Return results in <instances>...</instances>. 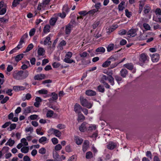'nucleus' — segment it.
<instances>
[{
    "mask_svg": "<svg viewBox=\"0 0 161 161\" xmlns=\"http://www.w3.org/2000/svg\"><path fill=\"white\" fill-rule=\"evenodd\" d=\"M76 23L75 20L72 19L71 20L70 23L68 24V25L72 27L74 25H76Z\"/></svg>",
    "mask_w": 161,
    "mask_h": 161,
    "instance_id": "45",
    "label": "nucleus"
},
{
    "mask_svg": "<svg viewBox=\"0 0 161 161\" xmlns=\"http://www.w3.org/2000/svg\"><path fill=\"white\" fill-rule=\"evenodd\" d=\"M45 50L43 48L40 47L38 48V53L39 56H42L44 54Z\"/></svg>",
    "mask_w": 161,
    "mask_h": 161,
    "instance_id": "22",
    "label": "nucleus"
},
{
    "mask_svg": "<svg viewBox=\"0 0 161 161\" xmlns=\"http://www.w3.org/2000/svg\"><path fill=\"white\" fill-rule=\"evenodd\" d=\"M159 54L157 53L153 54L151 56L152 60L153 62H158L159 59Z\"/></svg>",
    "mask_w": 161,
    "mask_h": 161,
    "instance_id": "11",
    "label": "nucleus"
},
{
    "mask_svg": "<svg viewBox=\"0 0 161 161\" xmlns=\"http://www.w3.org/2000/svg\"><path fill=\"white\" fill-rule=\"evenodd\" d=\"M114 47V45L113 44H109L107 47V50L108 52H110L113 50Z\"/></svg>",
    "mask_w": 161,
    "mask_h": 161,
    "instance_id": "31",
    "label": "nucleus"
},
{
    "mask_svg": "<svg viewBox=\"0 0 161 161\" xmlns=\"http://www.w3.org/2000/svg\"><path fill=\"white\" fill-rule=\"evenodd\" d=\"M52 65L53 68H57L60 65V64L59 63L55 62L52 64Z\"/></svg>",
    "mask_w": 161,
    "mask_h": 161,
    "instance_id": "56",
    "label": "nucleus"
},
{
    "mask_svg": "<svg viewBox=\"0 0 161 161\" xmlns=\"http://www.w3.org/2000/svg\"><path fill=\"white\" fill-rule=\"evenodd\" d=\"M62 148V146L60 144L56 145L55 147V149L56 151H59Z\"/></svg>",
    "mask_w": 161,
    "mask_h": 161,
    "instance_id": "60",
    "label": "nucleus"
},
{
    "mask_svg": "<svg viewBox=\"0 0 161 161\" xmlns=\"http://www.w3.org/2000/svg\"><path fill=\"white\" fill-rule=\"evenodd\" d=\"M127 70L125 68L122 69L120 71V74L121 76L123 78L126 77V75L127 74Z\"/></svg>",
    "mask_w": 161,
    "mask_h": 161,
    "instance_id": "14",
    "label": "nucleus"
},
{
    "mask_svg": "<svg viewBox=\"0 0 161 161\" xmlns=\"http://www.w3.org/2000/svg\"><path fill=\"white\" fill-rule=\"evenodd\" d=\"M53 114V111L51 110H48L47 113V117L51 118Z\"/></svg>",
    "mask_w": 161,
    "mask_h": 161,
    "instance_id": "34",
    "label": "nucleus"
},
{
    "mask_svg": "<svg viewBox=\"0 0 161 161\" xmlns=\"http://www.w3.org/2000/svg\"><path fill=\"white\" fill-rule=\"evenodd\" d=\"M146 156L149 158L150 159L152 158V155L151 152L150 151H147L146 153Z\"/></svg>",
    "mask_w": 161,
    "mask_h": 161,
    "instance_id": "52",
    "label": "nucleus"
},
{
    "mask_svg": "<svg viewBox=\"0 0 161 161\" xmlns=\"http://www.w3.org/2000/svg\"><path fill=\"white\" fill-rule=\"evenodd\" d=\"M155 13L156 14H158V15H161V9L159 8H157L156 9Z\"/></svg>",
    "mask_w": 161,
    "mask_h": 161,
    "instance_id": "63",
    "label": "nucleus"
},
{
    "mask_svg": "<svg viewBox=\"0 0 161 161\" xmlns=\"http://www.w3.org/2000/svg\"><path fill=\"white\" fill-rule=\"evenodd\" d=\"M33 108V106H29L26 108L24 110V113H29L31 112V110Z\"/></svg>",
    "mask_w": 161,
    "mask_h": 161,
    "instance_id": "20",
    "label": "nucleus"
},
{
    "mask_svg": "<svg viewBox=\"0 0 161 161\" xmlns=\"http://www.w3.org/2000/svg\"><path fill=\"white\" fill-rule=\"evenodd\" d=\"M39 152L40 153L42 154H45L46 153V149L44 147H42L39 149Z\"/></svg>",
    "mask_w": 161,
    "mask_h": 161,
    "instance_id": "42",
    "label": "nucleus"
},
{
    "mask_svg": "<svg viewBox=\"0 0 161 161\" xmlns=\"http://www.w3.org/2000/svg\"><path fill=\"white\" fill-rule=\"evenodd\" d=\"M7 5L6 4L4 3V2L3 1L0 2V9H1L2 8H6Z\"/></svg>",
    "mask_w": 161,
    "mask_h": 161,
    "instance_id": "57",
    "label": "nucleus"
},
{
    "mask_svg": "<svg viewBox=\"0 0 161 161\" xmlns=\"http://www.w3.org/2000/svg\"><path fill=\"white\" fill-rule=\"evenodd\" d=\"M53 134L55 136L57 137H59L61 136V133L59 130L55 129Z\"/></svg>",
    "mask_w": 161,
    "mask_h": 161,
    "instance_id": "28",
    "label": "nucleus"
},
{
    "mask_svg": "<svg viewBox=\"0 0 161 161\" xmlns=\"http://www.w3.org/2000/svg\"><path fill=\"white\" fill-rule=\"evenodd\" d=\"M13 69V66L11 65H9L7 68V71L9 72L11 71Z\"/></svg>",
    "mask_w": 161,
    "mask_h": 161,
    "instance_id": "59",
    "label": "nucleus"
},
{
    "mask_svg": "<svg viewBox=\"0 0 161 161\" xmlns=\"http://www.w3.org/2000/svg\"><path fill=\"white\" fill-rule=\"evenodd\" d=\"M69 9V8L68 7V5L67 4L65 5L63 7V12L67 13L68 12Z\"/></svg>",
    "mask_w": 161,
    "mask_h": 161,
    "instance_id": "38",
    "label": "nucleus"
},
{
    "mask_svg": "<svg viewBox=\"0 0 161 161\" xmlns=\"http://www.w3.org/2000/svg\"><path fill=\"white\" fill-rule=\"evenodd\" d=\"M75 140L76 143L78 145L81 144L83 142V140L81 138L78 137V136L75 137Z\"/></svg>",
    "mask_w": 161,
    "mask_h": 161,
    "instance_id": "19",
    "label": "nucleus"
},
{
    "mask_svg": "<svg viewBox=\"0 0 161 161\" xmlns=\"http://www.w3.org/2000/svg\"><path fill=\"white\" fill-rule=\"evenodd\" d=\"M57 20V19L55 18H51L50 20V24L52 25H54Z\"/></svg>",
    "mask_w": 161,
    "mask_h": 161,
    "instance_id": "32",
    "label": "nucleus"
},
{
    "mask_svg": "<svg viewBox=\"0 0 161 161\" xmlns=\"http://www.w3.org/2000/svg\"><path fill=\"white\" fill-rule=\"evenodd\" d=\"M8 142H9L8 145L10 147L12 146L15 143L14 140H12L11 138L9 139L8 140Z\"/></svg>",
    "mask_w": 161,
    "mask_h": 161,
    "instance_id": "43",
    "label": "nucleus"
},
{
    "mask_svg": "<svg viewBox=\"0 0 161 161\" xmlns=\"http://www.w3.org/2000/svg\"><path fill=\"white\" fill-rule=\"evenodd\" d=\"M53 157L57 161H61V159L59 158V155L56 152L53 153Z\"/></svg>",
    "mask_w": 161,
    "mask_h": 161,
    "instance_id": "18",
    "label": "nucleus"
},
{
    "mask_svg": "<svg viewBox=\"0 0 161 161\" xmlns=\"http://www.w3.org/2000/svg\"><path fill=\"white\" fill-rule=\"evenodd\" d=\"M86 94L89 96H95L96 94V92L91 90H87L86 91Z\"/></svg>",
    "mask_w": 161,
    "mask_h": 161,
    "instance_id": "12",
    "label": "nucleus"
},
{
    "mask_svg": "<svg viewBox=\"0 0 161 161\" xmlns=\"http://www.w3.org/2000/svg\"><path fill=\"white\" fill-rule=\"evenodd\" d=\"M29 75L28 71L27 70L19 71L17 74V77L14 76V78L19 79H23L26 78Z\"/></svg>",
    "mask_w": 161,
    "mask_h": 161,
    "instance_id": "1",
    "label": "nucleus"
},
{
    "mask_svg": "<svg viewBox=\"0 0 161 161\" xmlns=\"http://www.w3.org/2000/svg\"><path fill=\"white\" fill-rule=\"evenodd\" d=\"M126 32V31L124 29H122L119 31L118 34L120 35H125Z\"/></svg>",
    "mask_w": 161,
    "mask_h": 161,
    "instance_id": "47",
    "label": "nucleus"
},
{
    "mask_svg": "<svg viewBox=\"0 0 161 161\" xmlns=\"http://www.w3.org/2000/svg\"><path fill=\"white\" fill-rule=\"evenodd\" d=\"M50 27L49 25H46L43 29V32L45 33H47L48 32H49L50 31Z\"/></svg>",
    "mask_w": 161,
    "mask_h": 161,
    "instance_id": "27",
    "label": "nucleus"
},
{
    "mask_svg": "<svg viewBox=\"0 0 161 161\" xmlns=\"http://www.w3.org/2000/svg\"><path fill=\"white\" fill-rule=\"evenodd\" d=\"M78 117L77 120L78 121H80L81 120H84L85 119V116L81 114V113L78 114Z\"/></svg>",
    "mask_w": 161,
    "mask_h": 161,
    "instance_id": "30",
    "label": "nucleus"
},
{
    "mask_svg": "<svg viewBox=\"0 0 161 161\" xmlns=\"http://www.w3.org/2000/svg\"><path fill=\"white\" fill-rule=\"evenodd\" d=\"M89 124L86 122H83L79 127L80 130L82 132H84L88 129Z\"/></svg>",
    "mask_w": 161,
    "mask_h": 161,
    "instance_id": "6",
    "label": "nucleus"
},
{
    "mask_svg": "<svg viewBox=\"0 0 161 161\" xmlns=\"http://www.w3.org/2000/svg\"><path fill=\"white\" fill-rule=\"evenodd\" d=\"M80 101L81 105L84 107H86L88 108H90L92 106V103L89 102L86 99L82 97H80Z\"/></svg>",
    "mask_w": 161,
    "mask_h": 161,
    "instance_id": "2",
    "label": "nucleus"
},
{
    "mask_svg": "<svg viewBox=\"0 0 161 161\" xmlns=\"http://www.w3.org/2000/svg\"><path fill=\"white\" fill-rule=\"evenodd\" d=\"M124 67L127 69L130 70H132L133 69L134 66L132 63H127L124 65Z\"/></svg>",
    "mask_w": 161,
    "mask_h": 161,
    "instance_id": "16",
    "label": "nucleus"
},
{
    "mask_svg": "<svg viewBox=\"0 0 161 161\" xmlns=\"http://www.w3.org/2000/svg\"><path fill=\"white\" fill-rule=\"evenodd\" d=\"M97 90L98 91L101 92H103L104 91V86L101 85H99L97 87Z\"/></svg>",
    "mask_w": 161,
    "mask_h": 161,
    "instance_id": "39",
    "label": "nucleus"
},
{
    "mask_svg": "<svg viewBox=\"0 0 161 161\" xmlns=\"http://www.w3.org/2000/svg\"><path fill=\"white\" fill-rule=\"evenodd\" d=\"M116 60L114 56H111L102 64V66L104 68L107 67L112 62H114Z\"/></svg>",
    "mask_w": 161,
    "mask_h": 161,
    "instance_id": "5",
    "label": "nucleus"
},
{
    "mask_svg": "<svg viewBox=\"0 0 161 161\" xmlns=\"http://www.w3.org/2000/svg\"><path fill=\"white\" fill-rule=\"evenodd\" d=\"M148 57L145 53H142L140 55L139 58V63L141 66H142L146 61H148Z\"/></svg>",
    "mask_w": 161,
    "mask_h": 161,
    "instance_id": "4",
    "label": "nucleus"
},
{
    "mask_svg": "<svg viewBox=\"0 0 161 161\" xmlns=\"http://www.w3.org/2000/svg\"><path fill=\"white\" fill-rule=\"evenodd\" d=\"M6 11V8H3L0 9V15L4 14L5 13Z\"/></svg>",
    "mask_w": 161,
    "mask_h": 161,
    "instance_id": "51",
    "label": "nucleus"
},
{
    "mask_svg": "<svg viewBox=\"0 0 161 161\" xmlns=\"http://www.w3.org/2000/svg\"><path fill=\"white\" fill-rule=\"evenodd\" d=\"M29 150V148L28 147H23L21 149V152L24 153H27Z\"/></svg>",
    "mask_w": 161,
    "mask_h": 161,
    "instance_id": "29",
    "label": "nucleus"
},
{
    "mask_svg": "<svg viewBox=\"0 0 161 161\" xmlns=\"http://www.w3.org/2000/svg\"><path fill=\"white\" fill-rule=\"evenodd\" d=\"M136 31L135 29H131L127 32V35H130V37H133L136 35Z\"/></svg>",
    "mask_w": 161,
    "mask_h": 161,
    "instance_id": "10",
    "label": "nucleus"
},
{
    "mask_svg": "<svg viewBox=\"0 0 161 161\" xmlns=\"http://www.w3.org/2000/svg\"><path fill=\"white\" fill-rule=\"evenodd\" d=\"M143 26L147 30H150V27L149 25L147 23H144L143 24Z\"/></svg>",
    "mask_w": 161,
    "mask_h": 161,
    "instance_id": "50",
    "label": "nucleus"
},
{
    "mask_svg": "<svg viewBox=\"0 0 161 161\" xmlns=\"http://www.w3.org/2000/svg\"><path fill=\"white\" fill-rule=\"evenodd\" d=\"M117 146V144L113 142H109L108 144L107 145V147L110 150H113Z\"/></svg>",
    "mask_w": 161,
    "mask_h": 161,
    "instance_id": "8",
    "label": "nucleus"
},
{
    "mask_svg": "<svg viewBox=\"0 0 161 161\" xmlns=\"http://www.w3.org/2000/svg\"><path fill=\"white\" fill-rule=\"evenodd\" d=\"M99 24V21H96L92 25L93 28L94 29H95L98 26Z\"/></svg>",
    "mask_w": 161,
    "mask_h": 161,
    "instance_id": "41",
    "label": "nucleus"
},
{
    "mask_svg": "<svg viewBox=\"0 0 161 161\" xmlns=\"http://www.w3.org/2000/svg\"><path fill=\"white\" fill-rule=\"evenodd\" d=\"M19 3V2L18 0H14L12 3V7H16Z\"/></svg>",
    "mask_w": 161,
    "mask_h": 161,
    "instance_id": "48",
    "label": "nucleus"
},
{
    "mask_svg": "<svg viewBox=\"0 0 161 161\" xmlns=\"http://www.w3.org/2000/svg\"><path fill=\"white\" fill-rule=\"evenodd\" d=\"M34 46L32 43L30 44L27 47L25 51L23 52L24 53L28 52L31 50L33 47Z\"/></svg>",
    "mask_w": 161,
    "mask_h": 161,
    "instance_id": "25",
    "label": "nucleus"
},
{
    "mask_svg": "<svg viewBox=\"0 0 161 161\" xmlns=\"http://www.w3.org/2000/svg\"><path fill=\"white\" fill-rule=\"evenodd\" d=\"M86 157L87 159H90L92 157V153L91 152H88L86 153Z\"/></svg>",
    "mask_w": 161,
    "mask_h": 161,
    "instance_id": "36",
    "label": "nucleus"
},
{
    "mask_svg": "<svg viewBox=\"0 0 161 161\" xmlns=\"http://www.w3.org/2000/svg\"><path fill=\"white\" fill-rule=\"evenodd\" d=\"M50 39L49 36L47 37L44 41V45L48 44L49 45V47H51V42L50 41Z\"/></svg>",
    "mask_w": 161,
    "mask_h": 161,
    "instance_id": "13",
    "label": "nucleus"
},
{
    "mask_svg": "<svg viewBox=\"0 0 161 161\" xmlns=\"http://www.w3.org/2000/svg\"><path fill=\"white\" fill-rule=\"evenodd\" d=\"M52 97L49 100L50 101L51 100H56L58 99V95L55 92H52Z\"/></svg>",
    "mask_w": 161,
    "mask_h": 161,
    "instance_id": "33",
    "label": "nucleus"
},
{
    "mask_svg": "<svg viewBox=\"0 0 161 161\" xmlns=\"http://www.w3.org/2000/svg\"><path fill=\"white\" fill-rule=\"evenodd\" d=\"M68 161H76V158L74 155L72 156L68 160Z\"/></svg>",
    "mask_w": 161,
    "mask_h": 161,
    "instance_id": "64",
    "label": "nucleus"
},
{
    "mask_svg": "<svg viewBox=\"0 0 161 161\" xmlns=\"http://www.w3.org/2000/svg\"><path fill=\"white\" fill-rule=\"evenodd\" d=\"M125 3L124 1L121 2L119 5L118 8L119 11H122L125 8Z\"/></svg>",
    "mask_w": 161,
    "mask_h": 161,
    "instance_id": "17",
    "label": "nucleus"
},
{
    "mask_svg": "<svg viewBox=\"0 0 161 161\" xmlns=\"http://www.w3.org/2000/svg\"><path fill=\"white\" fill-rule=\"evenodd\" d=\"M65 150L68 153L72 151V149H71L70 146V145H68L65 147Z\"/></svg>",
    "mask_w": 161,
    "mask_h": 161,
    "instance_id": "46",
    "label": "nucleus"
},
{
    "mask_svg": "<svg viewBox=\"0 0 161 161\" xmlns=\"http://www.w3.org/2000/svg\"><path fill=\"white\" fill-rule=\"evenodd\" d=\"M35 31L36 29L34 28H32L31 29L29 32L30 36H33L35 33Z\"/></svg>",
    "mask_w": 161,
    "mask_h": 161,
    "instance_id": "49",
    "label": "nucleus"
},
{
    "mask_svg": "<svg viewBox=\"0 0 161 161\" xmlns=\"http://www.w3.org/2000/svg\"><path fill=\"white\" fill-rule=\"evenodd\" d=\"M79 55L82 58H85L89 56V54L88 53H87L86 52H84L82 53H79Z\"/></svg>",
    "mask_w": 161,
    "mask_h": 161,
    "instance_id": "26",
    "label": "nucleus"
},
{
    "mask_svg": "<svg viewBox=\"0 0 161 161\" xmlns=\"http://www.w3.org/2000/svg\"><path fill=\"white\" fill-rule=\"evenodd\" d=\"M23 56L24 54L22 53L17 55L15 58V61L17 62H19L23 57Z\"/></svg>",
    "mask_w": 161,
    "mask_h": 161,
    "instance_id": "23",
    "label": "nucleus"
},
{
    "mask_svg": "<svg viewBox=\"0 0 161 161\" xmlns=\"http://www.w3.org/2000/svg\"><path fill=\"white\" fill-rule=\"evenodd\" d=\"M38 92L40 94H46L48 92L46 90L43 89L38 91Z\"/></svg>",
    "mask_w": 161,
    "mask_h": 161,
    "instance_id": "44",
    "label": "nucleus"
},
{
    "mask_svg": "<svg viewBox=\"0 0 161 161\" xmlns=\"http://www.w3.org/2000/svg\"><path fill=\"white\" fill-rule=\"evenodd\" d=\"M125 15L128 18L130 17L131 15V12H129L128 10L127 9H126L125 10Z\"/></svg>",
    "mask_w": 161,
    "mask_h": 161,
    "instance_id": "58",
    "label": "nucleus"
},
{
    "mask_svg": "<svg viewBox=\"0 0 161 161\" xmlns=\"http://www.w3.org/2000/svg\"><path fill=\"white\" fill-rule=\"evenodd\" d=\"M105 49L103 47H100L97 48L96 50L97 52H101L104 53L105 51Z\"/></svg>",
    "mask_w": 161,
    "mask_h": 161,
    "instance_id": "40",
    "label": "nucleus"
},
{
    "mask_svg": "<svg viewBox=\"0 0 161 161\" xmlns=\"http://www.w3.org/2000/svg\"><path fill=\"white\" fill-rule=\"evenodd\" d=\"M72 53L71 52H68L65 56V58L64 59V61L67 63L71 64L72 63H75V61L70 59L72 57Z\"/></svg>",
    "mask_w": 161,
    "mask_h": 161,
    "instance_id": "3",
    "label": "nucleus"
},
{
    "mask_svg": "<svg viewBox=\"0 0 161 161\" xmlns=\"http://www.w3.org/2000/svg\"><path fill=\"white\" fill-rule=\"evenodd\" d=\"M47 140V138L45 136H42L40 138L39 140V142L40 143H42L43 142H46Z\"/></svg>",
    "mask_w": 161,
    "mask_h": 161,
    "instance_id": "37",
    "label": "nucleus"
},
{
    "mask_svg": "<svg viewBox=\"0 0 161 161\" xmlns=\"http://www.w3.org/2000/svg\"><path fill=\"white\" fill-rule=\"evenodd\" d=\"M82 108L81 106L78 104L76 103L74 106V110L75 112L78 114L81 113V110Z\"/></svg>",
    "mask_w": 161,
    "mask_h": 161,
    "instance_id": "7",
    "label": "nucleus"
},
{
    "mask_svg": "<svg viewBox=\"0 0 161 161\" xmlns=\"http://www.w3.org/2000/svg\"><path fill=\"white\" fill-rule=\"evenodd\" d=\"M51 0H44L42 4L45 7V8L46 7V5H47L49 4Z\"/></svg>",
    "mask_w": 161,
    "mask_h": 161,
    "instance_id": "55",
    "label": "nucleus"
},
{
    "mask_svg": "<svg viewBox=\"0 0 161 161\" xmlns=\"http://www.w3.org/2000/svg\"><path fill=\"white\" fill-rule=\"evenodd\" d=\"M89 147L88 142V141H85L82 146V150L83 152H85Z\"/></svg>",
    "mask_w": 161,
    "mask_h": 161,
    "instance_id": "15",
    "label": "nucleus"
},
{
    "mask_svg": "<svg viewBox=\"0 0 161 161\" xmlns=\"http://www.w3.org/2000/svg\"><path fill=\"white\" fill-rule=\"evenodd\" d=\"M118 27V25H115L112 26L110 28H108L107 32L110 33L114 31Z\"/></svg>",
    "mask_w": 161,
    "mask_h": 161,
    "instance_id": "21",
    "label": "nucleus"
},
{
    "mask_svg": "<svg viewBox=\"0 0 161 161\" xmlns=\"http://www.w3.org/2000/svg\"><path fill=\"white\" fill-rule=\"evenodd\" d=\"M21 142L24 143L25 146H27L28 145V143L26 142V140L25 138H22L21 140Z\"/></svg>",
    "mask_w": 161,
    "mask_h": 161,
    "instance_id": "54",
    "label": "nucleus"
},
{
    "mask_svg": "<svg viewBox=\"0 0 161 161\" xmlns=\"http://www.w3.org/2000/svg\"><path fill=\"white\" fill-rule=\"evenodd\" d=\"M72 27L69 25H67L66 26L65 32L66 34H69L70 33L71 29Z\"/></svg>",
    "mask_w": 161,
    "mask_h": 161,
    "instance_id": "24",
    "label": "nucleus"
},
{
    "mask_svg": "<svg viewBox=\"0 0 161 161\" xmlns=\"http://www.w3.org/2000/svg\"><path fill=\"white\" fill-rule=\"evenodd\" d=\"M45 75L44 74H37L34 77V79L35 80H41L45 78Z\"/></svg>",
    "mask_w": 161,
    "mask_h": 161,
    "instance_id": "9",
    "label": "nucleus"
},
{
    "mask_svg": "<svg viewBox=\"0 0 161 161\" xmlns=\"http://www.w3.org/2000/svg\"><path fill=\"white\" fill-rule=\"evenodd\" d=\"M52 141L54 144H56L58 143V140L56 138H53L52 139Z\"/></svg>",
    "mask_w": 161,
    "mask_h": 161,
    "instance_id": "62",
    "label": "nucleus"
},
{
    "mask_svg": "<svg viewBox=\"0 0 161 161\" xmlns=\"http://www.w3.org/2000/svg\"><path fill=\"white\" fill-rule=\"evenodd\" d=\"M9 97L8 96L5 97L1 101V103L4 104L9 99Z\"/></svg>",
    "mask_w": 161,
    "mask_h": 161,
    "instance_id": "53",
    "label": "nucleus"
},
{
    "mask_svg": "<svg viewBox=\"0 0 161 161\" xmlns=\"http://www.w3.org/2000/svg\"><path fill=\"white\" fill-rule=\"evenodd\" d=\"M109 82L113 86L114 84V78L112 76H109V78L108 80Z\"/></svg>",
    "mask_w": 161,
    "mask_h": 161,
    "instance_id": "35",
    "label": "nucleus"
},
{
    "mask_svg": "<svg viewBox=\"0 0 161 161\" xmlns=\"http://www.w3.org/2000/svg\"><path fill=\"white\" fill-rule=\"evenodd\" d=\"M11 124V122H8L5 123L2 126L3 128H5L7 127L9 125Z\"/></svg>",
    "mask_w": 161,
    "mask_h": 161,
    "instance_id": "61",
    "label": "nucleus"
}]
</instances>
